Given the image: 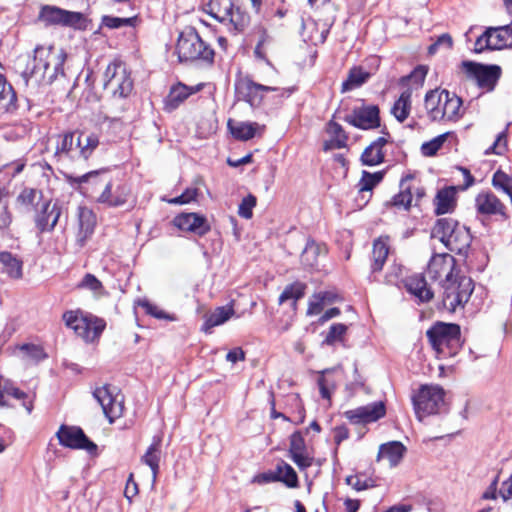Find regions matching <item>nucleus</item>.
<instances>
[{
	"label": "nucleus",
	"instance_id": "55",
	"mask_svg": "<svg viewBox=\"0 0 512 512\" xmlns=\"http://www.w3.org/2000/svg\"><path fill=\"white\" fill-rule=\"evenodd\" d=\"M19 349L24 353V355L27 359H30V360H33L36 362L46 358V356H47L45 354L43 348L40 345L23 344L19 347Z\"/></svg>",
	"mask_w": 512,
	"mask_h": 512
},
{
	"label": "nucleus",
	"instance_id": "35",
	"mask_svg": "<svg viewBox=\"0 0 512 512\" xmlns=\"http://www.w3.org/2000/svg\"><path fill=\"white\" fill-rule=\"evenodd\" d=\"M471 241L472 236L469 229L460 224L459 227L454 230L452 238L448 240V249L452 252L462 254L470 247Z\"/></svg>",
	"mask_w": 512,
	"mask_h": 512
},
{
	"label": "nucleus",
	"instance_id": "41",
	"mask_svg": "<svg viewBox=\"0 0 512 512\" xmlns=\"http://www.w3.org/2000/svg\"><path fill=\"white\" fill-rule=\"evenodd\" d=\"M388 254L389 247L386 241H384L382 238L375 240L372 249V273H376L382 270L387 260Z\"/></svg>",
	"mask_w": 512,
	"mask_h": 512
},
{
	"label": "nucleus",
	"instance_id": "34",
	"mask_svg": "<svg viewBox=\"0 0 512 512\" xmlns=\"http://www.w3.org/2000/svg\"><path fill=\"white\" fill-rule=\"evenodd\" d=\"M160 444L161 438L154 437L153 443L148 447L145 454L141 457V462L149 466L152 471L153 483H155L159 473V463L161 458Z\"/></svg>",
	"mask_w": 512,
	"mask_h": 512
},
{
	"label": "nucleus",
	"instance_id": "19",
	"mask_svg": "<svg viewBox=\"0 0 512 512\" xmlns=\"http://www.w3.org/2000/svg\"><path fill=\"white\" fill-rule=\"evenodd\" d=\"M385 413V404L378 401L348 410L344 415L353 424H367L384 417Z\"/></svg>",
	"mask_w": 512,
	"mask_h": 512
},
{
	"label": "nucleus",
	"instance_id": "21",
	"mask_svg": "<svg viewBox=\"0 0 512 512\" xmlns=\"http://www.w3.org/2000/svg\"><path fill=\"white\" fill-rule=\"evenodd\" d=\"M173 223L178 229L192 232L199 236L205 235L210 230L207 219L196 213L179 214L174 218Z\"/></svg>",
	"mask_w": 512,
	"mask_h": 512
},
{
	"label": "nucleus",
	"instance_id": "49",
	"mask_svg": "<svg viewBox=\"0 0 512 512\" xmlns=\"http://www.w3.org/2000/svg\"><path fill=\"white\" fill-rule=\"evenodd\" d=\"M413 178L412 175H406L401 179L400 187L401 191L395 195L392 199V205L398 208H403L405 210H408L411 206L412 202V193L409 186H406L405 183L408 180H411Z\"/></svg>",
	"mask_w": 512,
	"mask_h": 512
},
{
	"label": "nucleus",
	"instance_id": "52",
	"mask_svg": "<svg viewBox=\"0 0 512 512\" xmlns=\"http://www.w3.org/2000/svg\"><path fill=\"white\" fill-rule=\"evenodd\" d=\"M79 288H85L92 291L96 296H100L104 293L102 283L90 273L85 274L81 282L78 284Z\"/></svg>",
	"mask_w": 512,
	"mask_h": 512
},
{
	"label": "nucleus",
	"instance_id": "38",
	"mask_svg": "<svg viewBox=\"0 0 512 512\" xmlns=\"http://www.w3.org/2000/svg\"><path fill=\"white\" fill-rule=\"evenodd\" d=\"M326 246L316 243L314 240H308L301 254V262L308 268L318 266V258L326 254Z\"/></svg>",
	"mask_w": 512,
	"mask_h": 512
},
{
	"label": "nucleus",
	"instance_id": "33",
	"mask_svg": "<svg viewBox=\"0 0 512 512\" xmlns=\"http://www.w3.org/2000/svg\"><path fill=\"white\" fill-rule=\"evenodd\" d=\"M23 262L14 254L8 251L0 252V270L11 278L22 277Z\"/></svg>",
	"mask_w": 512,
	"mask_h": 512
},
{
	"label": "nucleus",
	"instance_id": "56",
	"mask_svg": "<svg viewBox=\"0 0 512 512\" xmlns=\"http://www.w3.org/2000/svg\"><path fill=\"white\" fill-rule=\"evenodd\" d=\"M347 326L341 323L332 324L329 328V331L325 338V343L328 345L334 344L336 341L342 339L343 335L346 333Z\"/></svg>",
	"mask_w": 512,
	"mask_h": 512
},
{
	"label": "nucleus",
	"instance_id": "23",
	"mask_svg": "<svg viewBox=\"0 0 512 512\" xmlns=\"http://www.w3.org/2000/svg\"><path fill=\"white\" fill-rule=\"evenodd\" d=\"M61 215V208L57 203L51 204L45 201L41 205V209L35 216L37 228L41 231H51L56 226Z\"/></svg>",
	"mask_w": 512,
	"mask_h": 512
},
{
	"label": "nucleus",
	"instance_id": "39",
	"mask_svg": "<svg viewBox=\"0 0 512 512\" xmlns=\"http://www.w3.org/2000/svg\"><path fill=\"white\" fill-rule=\"evenodd\" d=\"M411 97L412 90L405 89L399 98L395 101L391 108V114L397 119L398 122L403 123L409 116L411 111Z\"/></svg>",
	"mask_w": 512,
	"mask_h": 512
},
{
	"label": "nucleus",
	"instance_id": "40",
	"mask_svg": "<svg viewBox=\"0 0 512 512\" xmlns=\"http://www.w3.org/2000/svg\"><path fill=\"white\" fill-rule=\"evenodd\" d=\"M443 94H444V89L443 90L434 89V90H430L425 95V109L427 111L429 118L432 121H443V118H436V117H434V114H433L434 112L436 113V110H439V112L441 113L442 107L444 104L443 103L444 102Z\"/></svg>",
	"mask_w": 512,
	"mask_h": 512
},
{
	"label": "nucleus",
	"instance_id": "2",
	"mask_svg": "<svg viewBox=\"0 0 512 512\" xmlns=\"http://www.w3.org/2000/svg\"><path fill=\"white\" fill-rule=\"evenodd\" d=\"M176 53L180 62L201 61L211 65L214 61V50L201 39L193 28H188L180 33L176 44Z\"/></svg>",
	"mask_w": 512,
	"mask_h": 512
},
{
	"label": "nucleus",
	"instance_id": "5",
	"mask_svg": "<svg viewBox=\"0 0 512 512\" xmlns=\"http://www.w3.org/2000/svg\"><path fill=\"white\" fill-rule=\"evenodd\" d=\"M412 403L417 418L441 413L446 406L445 390L438 384H424L412 395Z\"/></svg>",
	"mask_w": 512,
	"mask_h": 512
},
{
	"label": "nucleus",
	"instance_id": "27",
	"mask_svg": "<svg viewBox=\"0 0 512 512\" xmlns=\"http://www.w3.org/2000/svg\"><path fill=\"white\" fill-rule=\"evenodd\" d=\"M17 107V95L13 86L0 74V115L14 113Z\"/></svg>",
	"mask_w": 512,
	"mask_h": 512
},
{
	"label": "nucleus",
	"instance_id": "24",
	"mask_svg": "<svg viewBox=\"0 0 512 512\" xmlns=\"http://www.w3.org/2000/svg\"><path fill=\"white\" fill-rule=\"evenodd\" d=\"M384 135L375 139L365 148L361 155V161L366 166H376L384 162L385 154L383 147L389 142L390 134L382 132Z\"/></svg>",
	"mask_w": 512,
	"mask_h": 512
},
{
	"label": "nucleus",
	"instance_id": "37",
	"mask_svg": "<svg viewBox=\"0 0 512 512\" xmlns=\"http://www.w3.org/2000/svg\"><path fill=\"white\" fill-rule=\"evenodd\" d=\"M327 132L331 135V140L324 143V150L341 149L346 147L348 135L343 127L337 122L330 120L327 124Z\"/></svg>",
	"mask_w": 512,
	"mask_h": 512
},
{
	"label": "nucleus",
	"instance_id": "28",
	"mask_svg": "<svg viewBox=\"0 0 512 512\" xmlns=\"http://www.w3.org/2000/svg\"><path fill=\"white\" fill-rule=\"evenodd\" d=\"M54 156L59 160L74 159L79 156V146H76L74 132L58 136Z\"/></svg>",
	"mask_w": 512,
	"mask_h": 512
},
{
	"label": "nucleus",
	"instance_id": "48",
	"mask_svg": "<svg viewBox=\"0 0 512 512\" xmlns=\"http://www.w3.org/2000/svg\"><path fill=\"white\" fill-rule=\"evenodd\" d=\"M383 179V172H375L370 173L367 171H363L362 178L358 183L359 193L362 194V197H365V194H368V198L371 197L372 189L379 184Z\"/></svg>",
	"mask_w": 512,
	"mask_h": 512
},
{
	"label": "nucleus",
	"instance_id": "7",
	"mask_svg": "<svg viewBox=\"0 0 512 512\" xmlns=\"http://www.w3.org/2000/svg\"><path fill=\"white\" fill-rule=\"evenodd\" d=\"M65 325L72 329L77 336L86 342H93L103 332L106 323L94 316H84L77 311H67L63 314Z\"/></svg>",
	"mask_w": 512,
	"mask_h": 512
},
{
	"label": "nucleus",
	"instance_id": "50",
	"mask_svg": "<svg viewBox=\"0 0 512 512\" xmlns=\"http://www.w3.org/2000/svg\"><path fill=\"white\" fill-rule=\"evenodd\" d=\"M8 193L0 188V228L6 229L12 223V214L8 210Z\"/></svg>",
	"mask_w": 512,
	"mask_h": 512
},
{
	"label": "nucleus",
	"instance_id": "9",
	"mask_svg": "<svg viewBox=\"0 0 512 512\" xmlns=\"http://www.w3.org/2000/svg\"><path fill=\"white\" fill-rule=\"evenodd\" d=\"M274 91H279L281 96L288 97L293 92V89H280L274 86L262 85L249 78L240 79L236 83V93L239 99L249 103L252 107H257L262 103L263 93Z\"/></svg>",
	"mask_w": 512,
	"mask_h": 512
},
{
	"label": "nucleus",
	"instance_id": "30",
	"mask_svg": "<svg viewBox=\"0 0 512 512\" xmlns=\"http://www.w3.org/2000/svg\"><path fill=\"white\" fill-rule=\"evenodd\" d=\"M459 225L460 223L453 218H440L432 228L431 236L439 239L448 248V240L452 238L454 230H456Z\"/></svg>",
	"mask_w": 512,
	"mask_h": 512
},
{
	"label": "nucleus",
	"instance_id": "64",
	"mask_svg": "<svg viewBox=\"0 0 512 512\" xmlns=\"http://www.w3.org/2000/svg\"><path fill=\"white\" fill-rule=\"evenodd\" d=\"M138 494V485L133 479V474L129 475V478L126 483V487L124 490V496L127 498L129 502L132 501V498Z\"/></svg>",
	"mask_w": 512,
	"mask_h": 512
},
{
	"label": "nucleus",
	"instance_id": "31",
	"mask_svg": "<svg viewBox=\"0 0 512 512\" xmlns=\"http://www.w3.org/2000/svg\"><path fill=\"white\" fill-rule=\"evenodd\" d=\"M405 452L406 447L401 442H388L380 446L377 455V460L387 459L389 465L391 467H395L400 463V461L404 457Z\"/></svg>",
	"mask_w": 512,
	"mask_h": 512
},
{
	"label": "nucleus",
	"instance_id": "46",
	"mask_svg": "<svg viewBox=\"0 0 512 512\" xmlns=\"http://www.w3.org/2000/svg\"><path fill=\"white\" fill-rule=\"evenodd\" d=\"M486 45L488 50H499L506 46L507 36L501 27H489L485 31Z\"/></svg>",
	"mask_w": 512,
	"mask_h": 512
},
{
	"label": "nucleus",
	"instance_id": "13",
	"mask_svg": "<svg viewBox=\"0 0 512 512\" xmlns=\"http://www.w3.org/2000/svg\"><path fill=\"white\" fill-rule=\"evenodd\" d=\"M475 208L477 213L483 216L495 217L501 221H506L510 218L507 207L491 191H482L476 196Z\"/></svg>",
	"mask_w": 512,
	"mask_h": 512
},
{
	"label": "nucleus",
	"instance_id": "62",
	"mask_svg": "<svg viewBox=\"0 0 512 512\" xmlns=\"http://www.w3.org/2000/svg\"><path fill=\"white\" fill-rule=\"evenodd\" d=\"M4 391L7 395H10L18 400H25L27 398V394L17 388L9 379L4 381Z\"/></svg>",
	"mask_w": 512,
	"mask_h": 512
},
{
	"label": "nucleus",
	"instance_id": "1",
	"mask_svg": "<svg viewBox=\"0 0 512 512\" xmlns=\"http://www.w3.org/2000/svg\"><path fill=\"white\" fill-rule=\"evenodd\" d=\"M66 54L51 46H37L34 56L25 59V67L20 71L23 82L27 87L36 89L51 84L58 75H63V65Z\"/></svg>",
	"mask_w": 512,
	"mask_h": 512
},
{
	"label": "nucleus",
	"instance_id": "57",
	"mask_svg": "<svg viewBox=\"0 0 512 512\" xmlns=\"http://www.w3.org/2000/svg\"><path fill=\"white\" fill-rule=\"evenodd\" d=\"M328 293L320 292L314 294L312 299L309 301L307 315H317L323 310V304L327 299Z\"/></svg>",
	"mask_w": 512,
	"mask_h": 512
},
{
	"label": "nucleus",
	"instance_id": "8",
	"mask_svg": "<svg viewBox=\"0 0 512 512\" xmlns=\"http://www.w3.org/2000/svg\"><path fill=\"white\" fill-rule=\"evenodd\" d=\"M104 89L114 97L125 98L133 89V81L121 63L109 64L104 72Z\"/></svg>",
	"mask_w": 512,
	"mask_h": 512
},
{
	"label": "nucleus",
	"instance_id": "25",
	"mask_svg": "<svg viewBox=\"0 0 512 512\" xmlns=\"http://www.w3.org/2000/svg\"><path fill=\"white\" fill-rule=\"evenodd\" d=\"M235 314V310L232 305L219 306L213 311L208 312L204 315V322L201 327V331L210 334L212 329L216 326H220L226 323Z\"/></svg>",
	"mask_w": 512,
	"mask_h": 512
},
{
	"label": "nucleus",
	"instance_id": "20",
	"mask_svg": "<svg viewBox=\"0 0 512 512\" xmlns=\"http://www.w3.org/2000/svg\"><path fill=\"white\" fill-rule=\"evenodd\" d=\"M407 292L419 303H426L433 299L434 292L428 285L423 274H413L403 280Z\"/></svg>",
	"mask_w": 512,
	"mask_h": 512
},
{
	"label": "nucleus",
	"instance_id": "47",
	"mask_svg": "<svg viewBox=\"0 0 512 512\" xmlns=\"http://www.w3.org/2000/svg\"><path fill=\"white\" fill-rule=\"evenodd\" d=\"M276 475L280 482L286 486L294 488L298 485V476L291 465L284 461H280L276 465Z\"/></svg>",
	"mask_w": 512,
	"mask_h": 512
},
{
	"label": "nucleus",
	"instance_id": "43",
	"mask_svg": "<svg viewBox=\"0 0 512 512\" xmlns=\"http://www.w3.org/2000/svg\"><path fill=\"white\" fill-rule=\"evenodd\" d=\"M42 192L33 188H24L17 196L16 202L25 212H30L38 206Z\"/></svg>",
	"mask_w": 512,
	"mask_h": 512
},
{
	"label": "nucleus",
	"instance_id": "29",
	"mask_svg": "<svg viewBox=\"0 0 512 512\" xmlns=\"http://www.w3.org/2000/svg\"><path fill=\"white\" fill-rule=\"evenodd\" d=\"M456 192L454 186L445 187L439 190L434 199L436 215L450 213L456 207Z\"/></svg>",
	"mask_w": 512,
	"mask_h": 512
},
{
	"label": "nucleus",
	"instance_id": "53",
	"mask_svg": "<svg viewBox=\"0 0 512 512\" xmlns=\"http://www.w3.org/2000/svg\"><path fill=\"white\" fill-rule=\"evenodd\" d=\"M448 133L441 134L431 141L425 142L421 146V152L424 156H433L438 150L442 147L443 143L446 141Z\"/></svg>",
	"mask_w": 512,
	"mask_h": 512
},
{
	"label": "nucleus",
	"instance_id": "4",
	"mask_svg": "<svg viewBox=\"0 0 512 512\" xmlns=\"http://www.w3.org/2000/svg\"><path fill=\"white\" fill-rule=\"evenodd\" d=\"M426 336L432 348L444 357L456 355L461 347L460 326L457 324L437 322L427 330Z\"/></svg>",
	"mask_w": 512,
	"mask_h": 512
},
{
	"label": "nucleus",
	"instance_id": "11",
	"mask_svg": "<svg viewBox=\"0 0 512 512\" xmlns=\"http://www.w3.org/2000/svg\"><path fill=\"white\" fill-rule=\"evenodd\" d=\"M462 69L477 81L480 88L492 91L501 76V68L498 65H484L473 61H463Z\"/></svg>",
	"mask_w": 512,
	"mask_h": 512
},
{
	"label": "nucleus",
	"instance_id": "58",
	"mask_svg": "<svg viewBox=\"0 0 512 512\" xmlns=\"http://www.w3.org/2000/svg\"><path fill=\"white\" fill-rule=\"evenodd\" d=\"M346 483L356 491H363L375 486L374 481L372 479H362L361 475L348 476L346 478Z\"/></svg>",
	"mask_w": 512,
	"mask_h": 512
},
{
	"label": "nucleus",
	"instance_id": "17",
	"mask_svg": "<svg viewBox=\"0 0 512 512\" xmlns=\"http://www.w3.org/2000/svg\"><path fill=\"white\" fill-rule=\"evenodd\" d=\"M379 113V108L376 105L361 106L345 115L343 121L362 130L375 129L380 127Z\"/></svg>",
	"mask_w": 512,
	"mask_h": 512
},
{
	"label": "nucleus",
	"instance_id": "15",
	"mask_svg": "<svg viewBox=\"0 0 512 512\" xmlns=\"http://www.w3.org/2000/svg\"><path fill=\"white\" fill-rule=\"evenodd\" d=\"M39 19L46 25H61L68 27H77L83 20V14L61 9L56 6H42Z\"/></svg>",
	"mask_w": 512,
	"mask_h": 512
},
{
	"label": "nucleus",
	"instance_id": "26",
	"mask_svg": "<svg viewBox=\"0 0 512 512\" xmlns=\"http://www.w3.org/2000/svg\"><path fill=\"white\" fill-rule=\"evenodd\" d=\"M95 225V214L88 208H79L78 233L76 240L80 247H83L85 245L86 240L93 234Z\"/></svg>",
	"mask_w": 512,
	"mask_h": 512
},
{
	"label": "nucleus",
	"instance_id": "6",
	"mask_svg": "<svg viewBox=\"0 0 512 512\" xmlns=\"http://www.w3.org/2000/svg\"><path fill=\"white\" fill-rule=\"evenodd\" d=\"M443 306L454 312L468 302L473 290V281L470 277L456 273L454 277L442 280Z\"/></svg>",
	"mask_w": 512,
	"mask_h": 512
},
{
	"label": "nucleus",
	"instance_id": "60",
	"mask_svg": "<svg viewBox=\"0 0 512 512\" xmlns=\"http://www.w3.org/2000/svg\"><path fill=\"white\" fill-rule=\"evenodd\" d=\"M290 458L300 470L310 467L313 461V458L308 455L307 451L290 454Z\"/></svg>",
	"mask_w": 512,
	"mask_h": 512
},
{
	"label": "nucleus",
	"instance_id": "18",
	"mask_svg": "<svg viewBox=\"0 0 512 512\" xmlns=\"http://www.w3.org/2000/svg\"><path fill=\"white\" fill-rule=\"evenodd\" d=\"M426 273L431 280L441 284L442 280L450 279L460 272L455 267V258L448 253H441L432 256Z\"/></svg>",
	"mask_w": 512,
	"mask_h": 512
},
{
	"label": "nucleus",
	"instance_id": "54",
	"mask_svg": "<svg viewBox=\"0 0 512 512\" xmlns=\"http://www.w3.org/2000/svg\"><path fill=\"white\" fill-rule=\"evenodd\" d=\"M257 199L249 194L244 197L238 207V215L244 219H250L253 216V208L256 206Z\"/></svg>",
	"mask_w": 512,
	"mask_h": 512
},
{
	"label": "nucleus",
	"instance_id": "22",
	"mask_svg": "<svg viewBox=\"0 0 512 512\" xmlns=\"http://www.w3.org/2000/svg\"><path fill=\"white\" fill-rule=\"evenodd\" d=\"M444 104L442 107L441 114L439 110L434 112V117L443 118V121L456 122L464 115V109L462 108V99L455 93H452L444 89Z\"/></svg>",
	"mask_w": 512,
	"mask_h": 512
},
{
	"label": "nucleus",
	"instance_id": "44",
	"mask_svg": "<svg viewBox=\"0 0 512 512\" xmlns=\"http://www.w3.org/2000/svg\"><path fill=\"white\" fill-rule=\"evenodd\" d=\"M98 145L99 138L96 134H85L83 132L78 133L76 146H79V157H82L85 160L88 159Z\"/></svg>",
	"mask_w": 512,
	"mask_h": 512
},
{
	"label": "nucleus",
	"instance_id": "61",
	"mask_svg": "<svg viewBox=\"0 0 512 512\" xmlns=\"http://www.w3.org/2000/svg\"><path fill=\"white\" fill-rule=\"evenodd\" d=\"M197 188H187L181 195L170 200L173 204H186L194 200L197 196Z\"/></svg>",
	"mask_w": 512,
	"mask_h": 512
},
{
	"label": "nucleus",
	"instance_id": "51",
	"mask_svg": "<svg viewBox=\"0 0 512 512\" xmlns=\"http://www.w3.org/2000/svg\"><path fill=\"white\" fill-rule=\"evenodd\" d=\"M427 71L425 66H417L409 75L402 77L400 83L406 85L408 82H412L416 87H420L425 81Z\"/></svg>",
	"mask_w": 512,
	"mask_h": 512
},
{
	"label": "nucleus",
	"instance_id": "63",
	"mask_svg": "<svg viewBox=\"0 0 512 512\" xmlns=\"http://www.w3.org/2000/svg\"><path fill=\"white\" fill-rule=\"evenodd\" d=\"M141 306L145 309V312L157 319H166V313L159 309L156 305L150 303L149 301L141 302Z\"/></svg>",
	"mask_w": 512,
	"mask_h": 512
},
{
	"label": "nucleus",
	"instance_id": "59",
	"mask_svg": "<svg viewBox=\"0 0 512 512\" xmlns=\"http://www.w3.org/2000/svg\"><path fill=\"white\" fill-rule=\"evenodd\" d=\"M307 447L305 444V440L302 434L299 431L294 432L290 436V447H289V455L299 452H306Z\"/></svg>",
	"mask_w": 512,
	"mask_h": 512
},
{
	"label": "nucleus",
	"instance_id": "14",
	"mask_svg": "<svg viewBox=\"0 0 512 512\" xmlns=\"http://www.w3.org/2000/svg\"><path fill=\"white\" fill-rule=\"evenodd\" d=\"M115 388L109 385L98 387L93 392V397L102 408L103 414L108 419L109 423H113L115 419L119 418L124 409L122 400L118 399V395L114 394Z\"/></svg>",
	"mask_w": 512,
	"mask_h": 512
},
{
	"label": "nucleus",
	"instance_id": "10",
	"mask_svg": "<svg viewBox=\"0 0 512 512\" xmlns=\"http://www.w3.org/2000/svg\"><path fill=\"white\" fill-rule=\"evenodd\" d=\"M109 177L106 170L90 171L81 176L69 175L68 182L76 187L82 194L97 201V197L104 190Z\"/></svg>",
	"mask_w": 512,
	"mask_h": 512
},
{
	"label": "nucleus",
	"instance_id": "42",
	"mask_svg": "<svg viewBox=\"0 0 512 512\" xmlns=\"http://www.w3.org/2000/svg\"><path fill=\"white\" fill-rule=\"evenodd\" d=\"M306 284L301 282H294L287 285L283 292L280 294L278 303L281 305L287 301L291 302V307L295 310L297 301L304 297Z\"/></svg>",
	"mask_w": 512,
	"mask_h": 512
},
{
	"label": "nucleus",
	"instance_id": "32",
	"mask_svg": "<svg viewBox=\"0 0 512 512\" xmlns=\"http://www.w3.org/2000/svg\"><path fill=\"white\" fill-rule=\"evenodd\" d=\"M199 87H188L182 83L173 86L165 100L166 109L169 111L175 110L183 103L190 95L199 91Z\"/></svg>",
	"mask_w": 512,
	"mask_h": 512
},
{
	"label": "nucleus",
	"instance_id": "16",
	"mask_svg": "<svg viewBox=\"0 0 512 512\" xmlns=\"http://www.w3.org/2000/svg\"><path fill=\"white\" fill-rule=\"evenodd\" d=\"M131 189L120 179L110 178L104 190L97 197V202L109 207H119L127 203Z\"/></svg>",
	"mask_w": 512,
	"mask_h": 512
},
{
	"label": "nucleus",
	"instance_id": "45",
	"mask_svg": "<svg viewBox=\"0 0 512 512\" xmlns=\"http://www.w3.org/2000/svg\"><path fill=\"white\" fill-rule=\"evenodd\" d=\"M370 78V73L361 67H354L349 71L347 79L342 83V92L351 91L363 85Z\"/></svg>",
	"mask_w": 512,
	"mask_h": 512
},
{
	"label": "nucleus",
	"instance_id": "12",
	"mask_svg": "<svg viewBox=\"0 0 512 512\" xmlns=\"http://www.w3.org/2000/svg\"><path fill=\"white\" fill-rule=\"evenodd\" d=\"M56 436L59 443L64 447L86 450L90 454H95L97 451V445L78 426L61 425Z\"/></svg>",
	"mask_w": 512,
	"mask_h": 512
},
{
	"label": "nucleus",
	"instance_id": "3",
	"mask_svg": "<svg viewBox=\"0 0 512 512\" xmlns=\"http://www.w3.org/2000/svg\"><path fill=\"white\" fill-rule=\"evenodd\" d=\"M204 10L234 34L243 32L250 23L249 14L231 0H210Z\"/></svg>",
	"mask_w": 512,
	"mask_h": 512
},
{
	"label": "nucleus",
	"instance_id": "36",
	"mask_svg": "<svg viewBox=\"0 0 512 512\" xmlns=\"http://www.w3.org/2000/svg\"><path fill=\"white\" fill-rule=\"evenodd\" d=\"M228 128L234 138L242 141L252 139L259 129L264 130V126H260L256 122H237L233 124L232 120L228 121Z\"/></svg>",
	"mask_w": 512,
	"mask_h": 512
}]
</instances>
